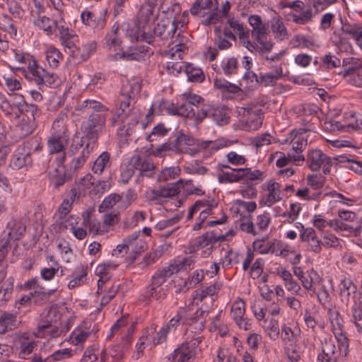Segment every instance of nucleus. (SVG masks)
I'll return each instance as SVG.
<instances>
[{
    "instance_id": "obj_5",
    "label": "nucleus",
    "mask_w": 362,
    "mask_h": 362,
    "mask_svg": "<svg viewBox=\"0 0 362 362\" xmlns=\"http://www.w3.org/2000/svg\"><path fill=\"white\" fill-rule=\"evenodd\" d=\"M28 69L31 80L39 86L40 89H42L44 86L51 87L55 86L57 76L54 73H48L43 68L40 67L37 62L33 59H28Z\"/></svg>"
},
{
    "instance_id": "obj_59",
    "label": "nucleus",
    "mask_w": 362,
    "mask_h": 362,
    "mask_svg": "<svg viewBox=\"0 0 362 362\" xmlns=\"http://www.w3.org/2000/svg\"><path fill=\"white\" fill-rule=\"evenodd\" d=\"M211 109L202 108L199 110H195V117L193 118L194 124L197 126L204 119L209 118V113Z\"/></svg>"
},
{
    "instance_id": "obj_15",
    "label": "nucleus",
    "mask_w": 362,
    "mask_h": 362,
    "mask_svg": "<svg viewBox=\"0 0 362 362\" xmlns=\"http://www.w3.org/2000/svg\"><path fill=\"white\" fill-rule=\"evenodd\" d=\"M182 183V181L180 180L176 183L168 184L167 186L162 188L151 190V199H156L158 197L167 198L178 194L180 192L179 185Z\"/></svg>"
},
{
    "instance_id": "obj_49",
    "label": "nucleus",
    "mask_w": 362,
    "mask_h": 362,
    "mask_svg": "<svg viewBox=\"0 0 362 362\" xmlns=\"http://www.w3.org/2000/svg\"><path fill=\"white\" fill-rule=\"evenodd\" d=\"M187 47L182 44L175 45L170 49L171 58L174 60L182 59Z\"/></svg>"
},
{
    "instance_id": "obj_64",
    "label": "nucleus",
    "mask_w": 362,
    "mask_h": 362,
    "mask_svg": "<svg viewBox=\"0 0 362 362\" xmlns=\"http://www.w3.org/2000/svg\"><path fill=\"white\" fill-rule=\"evenodd\" d=\"M300 238L303 242L315 241L317 238L315 231L312 228H308L300 235Z\"/></svg>"
},
{
    "instance_id": "obj_55",
    "label": "nucleus",
    "mask_w": 362,
    "mask_h": 362,
    "mask_svg": "<svg viewBox=\"0 0 362 362\" xmlns=\"http://www.w3.org/2000/svg\"><path fill=\"white\" fill-rule=\"evenodd\" d=\"M36 346V343L34 341H23L21 342V351L19 353V356L21 358H25V356L31 354L33 351V349Z\"/></svg>"
},
{
    "instance_id": "obj_32",
    "label": "nucleus",
    "mask_w": 362,
    "mask_h": 362,
    "mask_svg": "<svg viewBox=\"0 0 362 362\" xmlns=\"http://www.w3.org/2000/svg\"><path fill=\"white\" fill-rule=\"evenodd\" d=\"M303 132L296 133L291 140L292 148L295 151H302L303 149L307 146V138L305 136L308 129H303Z\"/></svg>"
},
{
    "instance_id": "obj_43",
    "label": "nucleus",
    "mask_w": 362,
    "mask_h": 362,
    "mask_svg": "<svg viewBox=\"0 0 362 362\" xmlns=\"http://www.w3.org/2000/svg\"><path fill=\"white\" fill-rule=\"evenodd\" d=\"M239 171H242V173L244 174V178L243 180L251 181L262 180L263 173L259 170L252 171L250 168H242V170Z\"/></svg>"
},
{
    "instance_id": "obj_1",
    "label": "nucleus",
    "mask_w": 362,
    "mask_h": 362,
    "mask_svg": "<svg viewBox=\"0 0 362 362\" xmlns=\"http://www.w3.org/2000/svg\"><path fill=\"white\" fill-rule=\"evenodd\" d=\"M81 109L89 114L88 119L81 124L82 137L88 140L87 143L94 146L105 127L107 108L98 101L86 100L81 104Z\"/></svg>"
},
{
    "instance_id": "obj_28",
    "label": "nucleus",
    "mask_w": 362,
    "mask_h": 362,
    "mask_svg": "<svg viewBox=\"0 0 362 362\" xmlns=\"http://www.w3.org/2000/svg\"><path fill=\"white\" fill-rule=\"evenodd\" d=\"M283 76V71L281 66L275 68V74H261L260 82L264 84V86L274 85L276 81Z\"/></svg>"
},
{
    "instance_id": "obj_51",
    "label": "nucleus",
    "mask_w": 362,
    "mask_h": 362,
    "mask_svg": "<svg viewBox=\"0 0 362 362\" xmlns=\"http://www.w3.org/2000/svg\"><path fill=\"white\" fill-rule=\"evenodd\" d=\"M282 245L280 241L274 240L269 242L267 245L266 248L262 251H260L262 254H267L269 252L274 253L276 255H279L278 252L281 250Z\"/></svg>"
},
{
    "instance_id": "obj_24",
    "label": "nucleus",
    "mask_w": 362,
    "mask_h": 362,
    "mask_svg": "<svg viewBox=\"0 0 362 362\" xmlns=\"http://www.w3.org/2000/svg\"><path fill=\"white\" fill-rule=\"evenodd\" d=\"M271 28L273 33L275 35V37L283 40L288 37V33L284 23L278 19L273 18L272 21Z\"/></svg>"
},
{
    "instance_id": "obj_11",
    "label": "nucleus",
    "mask_w": 362,
    "mask_h": 362,
    "mask_svg": "<svg viewBox=\"0 0 362 362\" xmlns=\"http://www.w3.org/2000/svg\"><path fill=\"white\" fill-rule=\"evenodd\" d=\"M130 164L136 170H139L141 175H146L151 177L152 171L155 168L153 163L148 158L143 157L140 155H134L130 160Z\"/></svg>"
},
{
    "instance_id": "obj_54",
    "label": "nucleus",
    "mask_w": 362,
    "mask_h": 362,
    "mask_svg": "<svg viewBox=\"0 0 362 362\" xmlns=\"http://www.w3.org/2000/svg\"><path fill=\"white\" fill-rule=\"evenodd\" d=\"M267 330L269 331V336L271 339H277L279 335V327L278 321L274 319H271Z\"/></svg>"
},
{
    "instance_id": "obj_27",
    "label": "nucleus",
    "mask_w": 362,
    "mask_h": 362,
    "mask_svg": "<svg viewBox=\"0 0 362 362\" xmlns=\"http://www.w3.org/2000/svg\"><path fill=\"white\" fill-rule=\"evenodd\" d=\"M351 315L353 322L358 328V330L362 329V327L358 324L359 321L362 320V296H360L358 298V301L354 302V304L351 307Z\"/></svg>"
},
{
    "instance_id": "obj_58",
    "label": "nucleus",
    "mask_w": 362,
    "mask_h": 362,
    "mask_svg": "<svg viewBox=\"0 0 362 362\" xmlns=\"http://www.w3.org/2000/svg\"><path fill=\"white\" fill-rule=\"evenodd\" d=\"M59 269V267L43 268L40 271L41 277L46 281H50L58 273Z\"/></svg>"
},
{
    "instance_id": "obj_62",
    "label": "nucleus",
    "mask_w": 362,
    "mask_h": 362,
    "mask_svg": "<svg viewBox=\"0 0 362 362\" xmlns=\"http://www.w3.org/2000/svg\"><path fill=\"white\" fill-rule=\"evenodd\" d=\"M228 160L233 165H242L246 161L245 157L238 155L235 152H230L227 154Z\"/></svg>"
},
{
    "instance_id": "obj_26",
    "label": "nucleus",
    "mask_w": 362,
    "mask_h": 362,
    "mask_svg": "<svg viewBox=\"0 0 362 362\" xmlns=\"http://www.w3.org/2000/svg\"><path fill=\"white\" fill-rule=\"evenodd\" d=\"M267 190L269 192L265 202L267 206H270L275 202L281 199L279 183L273 182L269 184L267 187Z\"/></svg>"
},
{
    "instance_id": "obj_18",
    "label": "nucleus",
    "mask_w": 362,
    "mask_h": 362,
    "mask_svg": "<svg viewBox=\"0 0 362 362\" xmlns=\"http://www.w3.org/2000/svg\"><path fill=\"white\" fill-rule=\"evenodd\" d=\"M20 115L18 117H25L26 119L36 122V117L40 115V110L36 105L28 104L24 100L23 103H18L17 105Z\"/></svg>"
},
{
    "instance_id": "obj_21",
    "label": "nucleus",
    "mask_w": 362,
    "mask_h": 362,
    "mask_svg": "<svg viewBox=\"0 0 362 362\" xmlns=\"http://www.w3.org/2000/svg\"><path fill=\"white\" fill-rule=\"evenodd\" d=\"M95 48L96 45L95 43L85 45L82 47L72 50V57L76 59L78 62L86 61L93 53Z\"/></svg>"
},
{
    "instance_id": "obj_34",
    "label": "nucleus",
    "mask_w": 362,
    "mask_h": 362,
    "mask_svg": "<svg viewBox=\"0 0 362 362\" xmlns=\"http://www.w3.org/2000/svg\"><path fill=\"white\" fill-rule=\"evenodd\" d=\"M110 153L103 152L95 161L93 170L95 173H101L104 168L108 165L110 160Z\"/></svg>"
},
{
    "instance_id": "obj_10",
    "label": "nucleus",
    "mask_w": 362,
    "mask_h": 362,
    "mask_svg": "<svg viewBox=\"0 0 362 362\" xmlns=\"http://www.w3.org/2000/svg\"><path fill=\"white\" fill-rule=\"evenodd\" d=\"M173 264H170L168 267L158 270L151 279V284L150 285L149 297H153L157 287L160 286L165 282L168 278L171 276L173 274L177 273V269H175Z\"/></svg>"
},
{
    "instance_id": "obj_63",
    "label": "nucleus",
    "mask_w": 362,
    "mask_h": 362,
    "mask_svg": "<svg viewBox=\"0 0 362 362\" xmlns=\"http://www.w3.org/2000/svg\"><path fill=\"white\" fill-rule=\"evenodd\" d=\"M72 203L73 202L71 201L70 202L68 199L63 201L62 204L58 209L59 218H64L66 215L70 211Z\"/></svg>"
},
{
    "instance_id": "obj_38",
    "label": "nucleus",
    "mask_w": 362,
    "mask_h": 362,
    "mask_svg": "<svg viewBox=\"0 0 362 362\" xmlns=\"http://www.w3.org/2000/svg\"><path fill=\"white\" fill-rule=\"evenodd\" d=\"M336 346L333 341L329 340L325 341V346L322 349V352L326 356V362H336L337 357L335 355Z\"/></svg>"
},
{
    "instance_id": "obj_44",
    "label": "nucleus",
    "mask_w": 362,
    "mask_h": 362,
    "mask_svg": "<svg viewBox=\"0 0 362 362\" xmlns=\"http://www.w3.org/2000/svg\"><path fill=\"white\" fill-rule=\"evenodd\" d=\"M204 272L201 270L200 272L196 271L194 272L193 276L191 279H189L187 281H185V287H186L187 290L189 288H192L201 282L204 279Z\"/></svg>"
},
{
    "instance_id": "obj_7",
    "label": "nucleus",
    "mask_w": 362,
    "mask_h": 362,
    "mask_svg": "<svg viewBox=\"0 0 362 362\" xmlns=\"http://www.w3.org/2000/svg\"><path fill=\"white\" fill-rule=\"evenodd\" d=\"M208 313V311L199 309L194 314L193 317L186 319L185 320H183L181 315L177 313V315L173 317L165 327L170 331L171 328L176 327L180 322L183 324L186 323L189 325L197 323V327H195L194 329L198 331H202L204 328L206 317Z\"/></svg>"
},
{
    "instance_id": "obj_60",
    "label": "nucleus",
    "mask_w": 362,
    "mask_h": 362,
    "mask_svg": "<svg viewBox=\"0 0 362 362\" xmlns=\"http://www.w3.org/2000/svg\"><path fill=\"white\" fill-rule=\"evenodd\" d=\"M110 187V185L108 182L104 180H98L96 183L95 182L93 192L95 195L101 194L107 191Z\"/></svg>"
},
{
    "instance_id": "obj_57",
    "label": "nucleus",
    "mask_w": 362,
    "mask_h": 362,
    "mask_svg": "<svg viewBox=\"0 0 362 362\" xmlns=\"http://www.w3.org/2000/svg\"><path fill=\"white\" fill-rule=\"evenodd\" d=\"M260 44L259 47L258 52L262 56H264L265 53L271 52L274 47V43L270 41H267V37L265 38H261V40H257Z\"/></svg>"
},
{
    "instance_id": "obj_33",
    "label": "nucleus",
    "mask_w": 362,
    "mask_h": 362,
    "mask_svg": "<svg viewBox=\"0 0 362 362\" xmlns=\"http://www.w3.org/2000/svg\"><path fill=\"white\" fill-rule=\"evenodd\" d=\"M215 38L214 42L220 50L228 49L231 47V43L227 39H225L221 33V28L216 26L214 28Z\"/></svg>"
},
{
    "instance_id": "obj_56",
    "label": "nucleus",
    "mask_w": 362,
    "mask_h": 362,
    "mask_svg": "<svg viewBox=\"0 0 362 362\" xmlns=\"http://www.w3.org/2000/svg\"><path fill=\"white\" fill-rule=\"evenodd\" d=\"M268 25L263 23L253 28L252 35L256 38L257 40H261V38H265L267 37V30Z\"/></svg>"
},
{
    "instance_id": "obj_53",
    "label": "nucleus",
    "mask_w": 362,
    "mask_h": 362,
    "mask_svg": "<svg viewBox=\"0 0 362 362\" xmlns=\"http://www.w3.org/2000/svg\"><path fill=\"white\" fill-rule=\"evenodd\" d=\"M238 68V61L235 58H229L227 63L223 66V70L226 75H231L235 74Z\"/></svg>"
},
{
    "instance_id": "obj_9",
    "label": "nucleus",
    "mask_w": 362,
    "mask_h": 362,
    "mask_svg": "<svg viewBox=\"0 0 362 362\" xmlns=\"http://www.w3.org/2000/svg\"><path fill=\"white\" fill-rule=\"evenodd\" d=\"M33 160L29 149L25 145L18 146L13 152L10 166L13 169H21L23 167L31 165Z\"/></svg>"
},
{
    "instance_id": "obj_4",
    "label": "nucleus",
    "mask_w": 362,
    "mask_h": 362,
    "mask_svg": "<svg viewBox=\"0 0 362 362\" xmlns=\"http://www.w3.org/2000/svg\"><path fill=\"white\" fill-rule=\"evenodd\" d=\"M141 83L134 80L127 81L124 83L120 90V102L121 105L117 111V117L112 118V124L116 125L117 123L124 124L123 127H126L125 123L128 119L127 112L125 108L129 107L131 100H134L136 96L141 91Z\"/></svg>"
},
{
    "instance_id": "obj_6",
    "label": "nucleus",
    "mask_w": 362,
    "mask_h": 362,
    "mask_svg": "<svg viewBox=\"0 0 362 362\" xmlns=\"http://www.w3.org/2000/svg\"><path fill=\"white\" fill-rule=\"evenodd\" d=\"M307 163L311 170L317 171L323 167V173L327 175L330 173L331 166L333 165V159L322 151L313 149L308 153Z\"/></svg>"
},
{
    "instance_id": "obj_12",
    "label": "nucleus",
    "mask_w": 362,
    "mask_h": 362,
    "mask_svg": "<svg viewBox=\"0 0 362 362\" xmlns=\"http://www.w3.org/2000/svg\"><path fill=\"white\" fill-rule=\"evenodd\" d=\"M195 355L194 348L189 343L185 342L175 349L169 358L172 362H187Z\"/></svg>"
},
{
    "instance_id": "obj_37",
    "label": "nucleus",
    "mask_w": 362,
    "mask_h": 362,
    "mask_svg": "<svg viewBox=\"0 0 362 362\" xmlns=\"http://www.w3.org/2000/svg\"><path fill=\"white\" fill-rule=\"evenodd\" d=\"M87 188L79 180L70 190V199L74 202L86 195Z\"/></svg>"
},
{
    "instance_id": "obj_41",
    "label": "nucleus",
    "mask_w": 362,
    "mask_h": 362,
    "mask_svg": "<svg viewBox=\"0 0 362 362\" xmlns=\"http://www.w3.org/2000/svg\"><path fill=\"white\" fill-rule=\"evenodd\" d=\"M120 196L116 194L109 195L101 203L99 207L100 212L103 211L106 209L112 208L120 200Z\"/></svg>"
},
{
    "instance_id": "obj_52",
    "label": "nucleus",
    "mask_w": 362,
    "mask_h": 362,
    "mask_svg": "<svg viewBox=\"0 0 362 362\" xmlns=\"http://www.w3.org/2000/svg\"><path fill=\"white\" fill-rule=\"evenodd\" d=\"M180 169L177 168H168L163 170L159 175V181H166L169 178H174L176 175L180 173Z\"/></svg>"
},
{
    "instance_id": "obj_39",
    "label": "nucleus",
    "mask_w": 362,
    "mask_h": 362,
    "mask_svg": "<svg viewBox=\"0 0 362 362\" xmlns=\"http://www.w3.org/2000/svg\"><path fill=\"white\" fill-rule=\"evenodd\" d=\"M36 24L38 27L43 29L48 35L51 34L53 30V25L57 26V21H52L46 16H42L37 20Z\"/></svg>"
},
{
    "instance_id": "obj_47",
    "label": "nucleus",
    "mask_w": 362,
    "mask_h": 362,
    "mask_svg": "<svg viewBox=\"0 0 362 362\" xmlns=\"http://www.w3.org/2000/svg\"><path fill=\"white\" fill-rule=\"evenodd\" d=\"M194 264V261L192 257H186L177 263L172 264L175 269H177V272L181 270L191 269Z\"/></svg>"
},
{
    "instance_id": "obj_2",
    "label": "nucleus",
    "mask_w": 362,
    "mask_h": 362,
    "mask_svg": "<svg viewBox=\"0 0 362 362\" xmlns=\"http://www.w3.org/2000/svg\"><path fill=\"white\" fill-rule=\"evenodd\" d=\"M67 121V115L61 112L52 124L51 134L47 139V148L50 154L62 153V157L57 159L59 167L63 164L65 160L64 151L69 141Z\"/></svg>"
},
{
    "instance_id": "obj_16",
    "label": "nucleus",
    "mask_w": 362,
    "mask_h": 362,
    "mask_svg": "<svg viewBox=\"0 0 362 362\" xmlns=\"http://www.w3.org/2000/svg\"><path fill=\"white\" fill-rule=\"evenodd\" d=\"M225 240L226 235H218L216 234V230H211L197 238L195 247H197V249L203 248L209 245H212L217 242H223Z\"/></svg>"
},
{
    "instance_id": "obj_25",
    "label": "nucleus",
    "mask_w": 362,
    "mask_h": 362,
    "mask_svg": "<svg viewBox=\"0 0 362 362\" xmlns=\"http://www.w3.org/2000/svg\"><path fill=\"white\" fill-rule=\"evenodd\" d=\"M346 70H345L343 76L346 77L348 76H352L353 74H356L355 71L358 69L362 68V62L354 57L346 58L343 60V66H348Z\"/></svg>"
},
{
    "instance_id": "obj_61",
    "label": "nucleus",
    "mask_w": 362,
    "mask_h": 362,
    "mask_svg": "<svg viewBox=\"0 0 362 362\" xmlns=\"http://www.w3.org/2000/svg\"><path fill=\"white\" fill-rule=\"evenodd\" d=\"M71 356V351L69 349H64L55 351L50 356L53 361H60Z\"/></svg>"
},
{
    "instance_id": "obj_29",
    "label": "nucleus",
    "mask_w": 362,
    "mask_h": 362,
    "mask_svg": "<svg viewBox=\"0 0 362 362\" xmlns=\"http://www.w3.org/2000/svg\"><path fill=\"white\" fill-rule=\"evenodd\" d=\"M209 118L218 125L223 126L229 122L230 117L226 112L220 109H211Z\"/></svg>"
},
{
    "instance_id": "obj_19",
    "label": "nucleus",
    "mask_w": 362,
    "mask_h": 362,
    "mask_svg": "<svg viewBox=\"0 0 362 362\" xmlns=\"http://www.w3.org/2000/svg\"><path fill=\"white\" fill-rule=\"evenodd\" d=\"M8 227L10 228V231L8 233V238L11 240H19L25 233L26 226L21 221H13L8 223Z\"/></svg>"
},
{
    "instance_id": "obj_50",
    "label": "nucleus",
    "mask_w": 362,
    "mask_h": 362,
    "mask_svg": "<svg viewBox=\"0 0 362 362\" xmlns=\"http://www.w3.org/2000/svg\"><path fill=\"white\" fill-rule=\"evenodd\" d=\"M179 116L193 119L195 117V110L189 104L185 103L180 105Z\"/></svg>"
},
{
    "instance_id": "obj_45",
    "label": "nucleus",
    "mask_w": 362,
    "mask_h": 362,
    "mask_svg": "<svg viewBox=\"0 0 362 362\" xmlns=\"http://www.w3.org/2000/svg\"><path fill=\"white\" fill-rule=\"evenodd\" d=\"M322 62L328 69L339 67L341 64L340 59L331 53L326 54L323 57Z\"/></svg>"
},
{
    "instance_id": "obj_46",
    "label": "nucleus",
    "mask_w": 362,
    "mask_h": 362,
    "mask_svg": "<svg viewBox=\"0 0 362 362\" xmlns=\"http://www.w3.org/2000/svg\"><path fill=\"white\" fill-rule=\"evenodd\" d=\"M325 178L317 175H310L307 177L308 184L315 189H320L324 185Z\"/></svg>"
},
{
    "instance_id": "obj_48",
    "label": "nucleus",
    "mask_w": 362,
    "mask_h": 362,
    "mask_svg": "<svg viewBox=\"0 0 362 362\" xmlns=\"http://www.w3.org/2000/svg\"><path fill=\"white\" fill-rule=\"evenodd\" d=\"M263 272V260L257 259L251 267L250 276L253 279L259 278Z\"/></svg>"
},
{
    "instance_id": "obj_8",
    "label": "nucleus",
    "mask_w": 362,
    "mask_h": 362,
    "mask_svg": "<svg viewBox=\"0 0 362 362\" xmlns=\"http://www.w3.org/2000/svg\"><path fill=\"white\" fill-rule=\"evenodd\" d=\"M176 30L177 25L175 21L165 18L161 19L153 29H151V33L153 34V39L158 37L161 40H168L173 37Z\"/></svg>"
},
{
    "instance_id": "obj_14",
    "label": "nucleus",
    "mask_w": 362,
    "mask_h": 362,
    "mask_svg": "<svg viewBox=\"0 0 362 362\" xmlns=\"http://www.w3.org/2000/svg\"><path fill=\"white\" fill-rule=\"evenodd\" d=\"M357 292V286L349 278L344 277L341 280L339 284V296L342 301L348 304L351 298H354Z\"/></svg>"
},
{
    "instance_id": "obj_22",
    "label": "nucleus",
    "mask_w": 362,
    "mask_h": 362,
    "mask_svg": "<svg viewBox=\"0 0 362 362\" xmlns=\"http://www.w3.org/2000/svg\"><path fill=\"white\" fill-rule=\"evenodd\" d=\"M16 321V315L11 313L4 312L0 314V332L4 333L8 329H12Z\"/></svg>"
},
{
    "instance_id": "obj_35",
    "label": "nucleus",
    "mask_w": 362,
    "mask_h": 362,
    "mask_svg": "<svg viewBox=\"0 0 362 362\" xmlns=\"http://www.w3.org/2000/svg\"><path fill=\"white\" fill-rule=\"evenodd\" d=\"M94 146L91 143H86V146L83 148L81 155L74 160V168L78 169L81 168L86 162V158L89 156L90 151L93 149Z\"/></svg>"
},
{
    "instance_id": "obj_30",
    "label": "nucleus",
    "mask_w": 362,
    "mask_h": 362,
    "mask_svg": "<svg viewBox=\"0 0 362 362\" xmlns=\"http://www.w3.org/2000/svg\"><path fill=\"white\" fill-rule=\"evenodd\" d=\"M185 73L189 81L192 82H202L204 79V75L200 69L194 68L191 64L185 66Z\"/></svg>"
},
{
    "instance_id": "obj_17",
    "label": "nucleus",
    "mask_w": 362,
    "mask_h": 362,
    "mask_svg": "<svg viewBox=\"0 0 362 362\" xmlns=\"http://www.w3.org/2000/svg\"><path fill=\"white\" fill-rule=\"evenodd\" d=\"M195 140L193 137L185 135L182 132H179L177 138L174 141L173 149L180 153H189L191 148H188L187 146L194 145Z\"/></svg>"
},
{
    "instance_id": "obj_3",
    "label": "nucleus",
    "mask_w": 362,
    "mask_h": 362,
    "mask_svg": "<svg viewBox=\"0 0 362 362\" xmlns=\"http://www.w3.org/2000/svg\"><path fill=\"white\" fill-rule=\"evenodd\" d=\"M156 6L152 3L143 4L137 14L136 32V40L151 44L153 41V34L149 24L158 16V11L155 13Z\"/></svg>"
},
{
    "instance_id": "obj_23",
    "label": "nucleus",
    "mask_w": 362,
    "mask_h": 362,
    "mask_svg": "<svg viewBox=\"0 0 362 362\" xmlns=\"http://www.w3.org/2000/svg\"><path fill=\"white\" fill-rule=\"evenodd\" d=\"M293 21L299 25H304L308 22H310L313 18V9L311 6L307 4V6L304 8L299 14H293L292 16Z\"/></svg>"
},
{
    "instance_id": "obj_40",
    "label": "nucleus",
    "mask_w": 362,
    "mask_h": 362,
    "mask_svg": "<svg viewBox=\"0 0 362 362\" xmlns=\"http://www.w3.org/2000/svg\"><path fill=\"white\" fill-rule=\"evenodd\" d=\"M77 270L79 272V274L76 276L74 279L71 280L68 284V287L71 289L79 285L82 282H83L84 278L87 275V268L83 266H81L77 268Z\"/></svg>"
},
{
    "instance_id": "obj_42",
    "label": "nucleus",
    "mask_w": 362,
    "mask_h": 362,
    "mask_svg": "<svg viewBox=\"0 0 362 362\" xmlns=\"http://www.w3.org/2000/svg\"><path fill=\"white\" fill-rule=\"evenodd\" d=\"M168 132V129L165 128L163 124H158L153 129L151 133L147 136L146 140L152 142L156 140V139H155L156 136H165Z\"/></svg>"
},
{
    "instance_id": "obj_36",
    "label": "nucleus",
    "mask_w": 362,
    "mask_h": 362,
    "mask_svg": "<svg viewBox=\"0 0 362 362\" xmlns=\"http://www.w3.org/2000/svg\"><path fill=\"white\" fill-rule=\"evenodd\" d=\"M231 313L235 322H241V320L245 314V303L244 301L240 300L235 302L231 307Z\"/></svg>"
},
{
    "instance_id": "obj_13",
    "label": "nucleus",
    "mask_w": 362,
    "mask_h": 362,
    "mask_svg": "<svg viewBox=\"0 0 362 362\" xmlns=\"http://www.w3.org/2000/svg\"><path fill=\"white\" fill-rule=\"evenodd\" d=\"M222 174L218 175V180L220 183H233L240 182L244 178L242 173V168H230L228 165H222L221 168Z\"/></svg>"
},
{
    "instance_id": "obj_31",
    "label": "nucleus",
    "mask_w": 362,
    "mask_h": 362,
    "mask_svg": "<svg viewBox=\"0 0 362 362\" xmlns=\"http://www.w3.org/2000/svg\"><path fill=\"white\" fill-rule=\"evenodd\" d=\"M62 58V54L57 48L50 47L47 49L46 59L51 67L56 68Z\"/></svg>"
},
{
    "instance_id": "obj_20",
    "label": "nucleus",
    "mask_w": 362,
    "mask_h": 362,
    "mask_svg": "<svg viewBox=\"0 0 362 362\" xmlns=\"http://www.w3.org/2000/svg\"><path fill=\"white\" fill-rule=\"evenodd\" d=\"M20 122L16 127V130L20 137H25L31 134L37 127L36 122L26 119L25 117H18Z\"/></svg>"
}]
</instances>
